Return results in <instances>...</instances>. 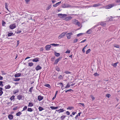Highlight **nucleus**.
Listing matches in <instances>:
<instances>
[{"mask_svg":"<svg viewBox=\"0 0 120 120\" xmlns=\"http://www.w3.org/2000/svg\"><path fill=\"white\" fill-rule=\"evenodd\" d=\"M72 17L71 16H68V17H65L64 20L66 21H69L71 20L72 19Z\"/></svg>","mask_w":120,"mask_h":120,"instance_id":"7","label":"nucleus"},{"mask_svg":"<svg viewBox=\"0 0 120 120\" xmlns=\"http://www.w3.org/2000/svg\"><path fill=\"white\" fill-rule=\"evenodd\" d=\"M56 95H55L53 97V98H52V100H54L55 98L56 97Z\"/></svg>","mask_w":120,"mask_h":120,"instance_id":"60","label":"nucleus"},{"mask_svg":"<svg viewBox=\"0 0 120 120\" xmlns=\"http://www.w3.org/2000/svg\"><path fill=\"white\" fill-rule=\"evenodd\" d=\"M65 110L63 109H59L56 110V111H57L59 113H60L61 112H63Z\"/></svg>","mask_w":120,"mask_h":120,"instance_id":"12","label":"nucleus"},{"mask_svg":"<svg viewBox=\"0 0 120 120\" xmlns=\"http://www.w3.org/2000/svg\"><path fill=\"white\" fill-rule=\"evenodd\" d=\"M45 86L48 87L49 88H50V85L49 84H46L45 85Z\"/></svg>","mask_w":120,"mask_h":120,"instance_id":"40","label":"nucleus"},{"mask_svg":"<svg viewBox=\"0 0 120 120\" xmlns=\"http://www.w3.org/2000/svg\"><path fill=\"white\" fill-rule=\"evenodd\" d=\"M83 34L82 33H81L79 34H77V36L78 37L80 36H81V35H82Z\"/></svg>","mask_w":120,"mask_h":120,"instance_id":"50","label":"nucleus"},{"mask_svg":"<svg viewBox=\"0 0 120 120\" xmlns=\"http://www.w3.org/2000/svg\"><path fill=\"white\" fill-rule=\"evenodd\" d=\"M73 35L71 32L68 33L66 34L67 38L68 39H70L71 38V36Z\"/></svg>","mask_w":120,"mask_h":120,"instance_id":"6","label":"nucleus"},{"mask_svg":"<svg viewBox=\"0 0 120 120\" xmlns=\"http://www.w3.org/2000/svg\"><path fill=\"white\" fill-rule=\"evenodd\" d=\"M27 111L29 112H31L33 111V110L31 108H28V109Z\"/></svg>","mask_w":120,"mask_h":120,"instance_id":"35","label":"nucleus"},{"mask_svg":"<svg viewBox=\"0 0 120 120\" xmlns=\"http://www.w3.org/2000/svg\"><path fill=\"white\" fill-rule=\"evenodd\" d=\"M75 7L74 6L71 7V5L70 4H68V5L67 6V7H68H68L74 8V7Z\"/></svg>","mask_w":120,"mask_h":120,"instance_id":"47","label":"nucleus"},{"mask_svg":"<svg viewBox=\"0 0 120 120\" xmlns=\"http://www.w3.org/2000/svg\"><path fill=\"white\" fill-rule=\"evenodd\" d=\"M66 86L68 87V88L70 86V85L68 83L67 84V85H66Z\"/></svg>","mask_w":120,"mask_h":120,"instance_id":"62","label":"nucleus"},{"mask_svg":"<svg viewBox=\"0 0 120 120\" xmlns=\"http://www.w3.org/2000/svg\"><path fill=\"white\" fill-rule=\"evenodd\" d=\"M62 58V57H60L57 59H56L54 62V64H57L58 63L59 61V60H60L61 58Z\"/></svg>","mask_w":120,"mask_h":120,"instance_id":"8","label":"nucleus"},{"mask_svg":"<svg viewBox=\"0 0 120 120\" xmlns=\"http://www.w3.org/2000/svg\"><path fill=\"white\" fill-rule=\"evenodd\" d=\"M11 86L9 85H8L7 86H5V89H9L11 88Z\"/></svg>","mask_w":120,"mask_h":120,"instance_id":"31","label":"nucleus"},{"mask_svg":"<svg viewBox=\"0 0 120 120\" xmlns=\"http://www.w3.org/2000/svg\"><path fill=\"white\" fill-rule=\"evenodd\" d=\"M91 98L92 99V100L93 101L95 99V98L94 97L92 96H91Z\"/></svg>","mask_w":120,"mask_h":120,"instance_id":"58","label":"nucleus"},{"mask_svg":"<svg viewBox=\"0 0 120 120\" xmlns=\"http://www.w3.org/2000/svg\"><path fill=\"white\" fill-rule=\"evenodd\" d=\"M33 103L32 102H29L28 106L29 107H32L33 106Z\"/></svg>","mask_w":120,"mask_h":120,"instance_id":"23","label":"nucleus"},{"mask_svg":"<svg viewBox=\"0 0 120 120\" xmlns=\"http://www.w3.org/2000/svg\"><path fill=\"white\" fill-rule=\"evenodd\" d=\"M42 68L40 66L38 65L36 68L35 69L36 71H38L40 70Z\"/></svg>","mask_w":120,"mask_h":120,"instance_id":"13","label":"nucleus"},{"mask_svg":"<svg viewBox=\"0 0 120 120\" xmlns=\"http://www.w3.org/2000/svg\"><path fill=\"white\" fill-rule=\"evenodd\" d=\"M116 5L114 4H110L105 6V8L106 9H110Z\"/></svg>","mask_w":120,"mask_h":120,"instance_id":"1","label":"nucleus"},{"mask_svg":"<svg viewBox=\"0 0 120 120\" xmlns=\"http://www.w3.org/2000/svg\"><path fill=\"white\" fill-rule=\"evenodd\" d=\"M50 108L52 109H56L58 108V107H54L52 106H51L50 107Z\"/></svg>","mask_w":120,"mask_h":120,"instance_id":"27","label":"nucleus"},{"mask_svg":"<svg viewBox=\"0 0 120 120\" xmlns=\"http://www.w3.org/2000/svg\"><path fill=\"white\" fill-rule=\"evenodd\" d=\"M15 96L13 95L11 97L10 99L11 100V101H12L15 99Z\"/></svg>","mask_w":120,"mask_h":120,"instance_id":"25","label":"nucleus"},{"mask_svg":"<svg viewBox=\"0 0 120 120\" xmlns=\"http://www.w3.org/2000/svg\"><path fill=\"white\" fill-rule=\"evenodd\" d=\"M81 113V112H79L78 114L77 115L75 116V118L78 117V116H80V114Z\"/></svg>","mask_w":120,"mask_h":120,"instance_id":"46","label":"nucleus"},{"mask_svg":"<svg viewBox=\"0 0 120 120\" xmlns=\"http://www.w3.org/2000/svg\"><path fill=\"white\" fill-rule=\"evenodd\" d=\"M16 27V25L15 23H14L10 25L9 26V28L11 29L12 30Z\"/></svg>","mask_w":120,"mask_h":120,"instance_id":"5","label":"nucleus"},{"mask_svg":"<svg viewBox=\"0 0 120 120\" xmlns=\"http://www.w3.org/2000/svg\"><path fill=\"white\" fill-rule=\"evenodd\" d=\"M94 75L95 76H98L99 75V74H98L97 73H95L94 74Z\"/></svg>","mask_w":120,"mask_h":120,"instance_id":"49","label":"nucleus"},{"mask_svg":"<svg viewBox=\"0 0 120 120\" xmlns=\"http://www.w3.org/2000/svg\"><path fill=\"white\" fill-rule=\"evenodd\" d=\"M22 98V96L21 95H19L17 96V98L19 100H20Z\"/></svg>","mask_w":120,"mask_h":120,"instance_id":"18","label":"nucleus"},{"mask_svg":"<svg viewBox=\"0 0 120 120\" xmlns=\"http://www.w3.org/2000/svg\"><path fill=\"white\" fill-rule=\"evenodd\" d=\"M51 5H48V7L46 9V10H48L49 9L51 8Z\"/></svg>","mask_w":120,"mask_h":120,"instance_id":"30","label":"nucleus"},{"mask_svg":"<svg viewBox=\"0 0 120 120\" xmlns=\"http://www.w3.org/2000/svg\"><path fill=\"white\" fill-rule=\"evenodd\" d=\"M38 61V58H35L33 59L32 60V61L33 62H37Z\"/></svg>","mask_w":120,"mask_h":120,"instance_id":"19","label":"nucleus"},{"mask_svg":"<svg viewBox=\"0 0 120 120\" xmlns=\"http://www.w3.org/2000/svg\"><path fill=\"white\" fill-rule=\"evenodd\" d=\"M62 116L60 118V119H62V120H63L64 119L65 117L66 116Z\"/></svg>","mask_w":120,"mask_h":120,"instance_id":"41","label":"nucleus"},{"mask_svg":"<svg viewBox=\"0 0 120 120\" xmlns=\"http://www.w3.org/2000/svg\"><path fill=\"white\" fill-rule=\"evenodd\" d=\"M38 109L39 111H41L44 109L41 107H39Z\"/></svg>","mask_w":120,"mask_h":120,"instance_id":"33","label":"nucleus"},{"mask_svg":"<svg viewBox=\"0 0 120 120\" xmlns=\"http://www.w3.org/2000/svg\"><path fill=\"white\" fill-rule=\"evenodd\" d=\"M106 24V23L104 22H100V25L102 26H105Z\"/></svg>","mask_w":120,"mask_h":120,"instance_id":"16","label":"nucleus"},{"mask_svg":"<svg viewBox=\"0 0 120 120\" xmlns=\"http://www.w3.org/2000/svg\"><path fill=\"white\" fill-rule=\"evenodd\" d=\"M58 16L60 18L63 19L65 18L67 16V15L66 14H58Z\"/></svg>","mask_w":120,"mask_h":120,"instance_id":"2","label":"nucleus"},{"mask_svg":"<svg viewBox=\"0 0 120 120\" xmlns=\"http://www.w3.org/2000/svg\"><path fill=\"white\" fill-rule=\"evenodd\" d=\"M65 72L67 74H70L71 73L70 72H69L68 71H66Z\"/></svg>","mask_w":120,"mask_h":120,"instance_id":"57","label":"nucleus"},{"mask_svg":"<svg viewBox=\"0 0 120 120\" xmlns=\"http://www.w3.org/2000/svg\"><path fill=\"white\" fill-rule=\"evenodd\" d=\"M50 45H52V46H59V44H50Z\"/></svg>","mask_w":120,"mask_h":120,"instance_id":"34","label":"nucleus"},{"mask_svg":"<svg viewBox=\"0 0 120 120\" xmlns=\"http://www.w3.org/2000/svg\"><path fill=\"white\" fill-rule=\"evenodd\" d=\"M66 32H63L62 33L60 34V36H59L58 38L59 39H60L61 38H63L64 37L65 35L66 34Z\"/></svg>","mask_w":120,"mask_h":120,"instance_id":"4","label":"nucleus"},{"mask_svg":"<svg viewBox=\"0 0 120 120\" xmlns=\"http://www.w3.org/2000/svg\"><path fill=\"white\" fill-rule=\"evenodd\" d=\"M78 105L80 106L82 105L83 107H84L85 106V105L84 104L81 103H79L78 104Z\"/></svg>","mask_w":120,"mask_h":120,"instance_id":"28","label":"nucleus"},{"mask_svg":"<svg viewBox=\"0 0 120 120\" xmlns=\"http://www.w3.org/2000/svg\"><path fill=\"white\" fill-rule=\"evenodd\" d=\"M3 82L2 81H0V86H2V87L3 86V85L2 84Z\"/></svg>","mask_w":120,"mask_h":120,"instance_id":"51","label":"nucleus"},{"mask_svg":"<svg viewBox=\"0 0 120 120\" xmlns=\"http://www.w3.org/2000/svg\"><path fill=\"white\" fill-rule=\"evenodd\" d=\"M27 108V107L26 106H25L23 108V110L22 111H24L26 110Z\"/></svg>","mask_w":120,"mask_h":120,"instance_id":"43","label":"nucleus"},{"mask_svg":"<svg viewBox=\"0 0 120 120\" xmlns=\"http://www.w3.org/2000/svg\"><path fill=\"white\" fill-rule=\"evenodd\" d=\"M116 2L117 3H119L120 2V0H116Z\"/></svg>","mask_w":120,"mask_h":120,"instance_id":"64","label":"nucleus"},{"mask_svg":"<svg viewBox=\"0 0 120 120\" xmlns=\"http://www.w3.org/2000/svg\"><path fill=\"white\" fill-rule=\"evenodd\" d=\"M86 41V39H85L84 40L82 41H81L80 43H82L84 42L85 41Z\"/></svg>","mask_w":120,"mask_h":120,"instance_id":"59","label":"nucleus"},{"mask_svg":"<svg viewBox=\"0 0 120 120\" xmlns=\"http://www.w3.org/2000/svg\"><path fill=\"white\" fill-rule=\"evenodd\" d=\"M110 17H111L112 18H109V21H111L112 20V16H111Z\"/></svg>","mask_w":120,"mask_h":120,"instance_id":"61","label":"nucleus"},{"mask_svg":"<svg viewBox=\"0 0 120 120\" xmlns=\"http://www.w3.org/2000/svg\"><path fill=\"white\" fill-rule=\"evenodd\" d=\"M17 108V107H16L13 108V110H16Z\"/></svg>","mask_w":120,"mask_h":120,"instance_id":"63","label":"nucleus"},{"mask_svg":"<svg viewBox=\"0 0 120 120\" xmlns=\"http://www.w3.org/2000/svg\"><path fill=\"white\" fill-rule=\"evenodd\" d=\"M92 31L91 29H90L88 30L86 32V33L88 34H90L92 32Z\"/></svg>","mask_w":120,"mask_h":120,"instance_id":"14","label":"nucleus"},{"mask_svg":"<svg viewBox=\"0 0 120 120\" xmlns=\"http://www.w3.org/2000/svg\"><path fill=\"white\" fill-rule=\"evenodd\" d=\"M51 47V46L50 45H46L45 47L46 50L47 51L49 50H50Z\"/></svg>","mask_w":120,"mask_h":120,"instance_id":"9","label":"nucleus"},{"mask_svg":"<svg viewBox=\"0 0 120 120\" xmlns=\"http://www.w3.org/2000/svg\"><path fill=\"white\" fill-rule=\"evenodd\" d=\"M61 2H60L56 3V4L53 5V6L54 7H56L57 6L59 5V4H60Z\"/></svg>","mask_w":120,"mask_h":120,"instance_id":"15","label":"nucleus"},{"mask_svg":"<svg viewBox=\"0 0 120 120\" xmlns=\"http://www.w3.org/2000/svg\"><path fill=\"white\" fill-rule=\"evenodd\" d=\"M6 24V23L3 20L2 21V25L3 26H5V25Z\"/></svg>","mask_w":120,"mask_h":120,"instance_id":"39","label":"nucleus"},{"mask_svg":"<svg viewBox=\"0 0 120 120\" xmlns=\"http://www.w3.org/2000/svg\"><path fill=\"white\" fill-rule=\"evenodd\" d=\"M5 7L6 9L8 11H9L8 8V4L7 3H5Z\"/></svg>","mask_w":120,"mask_h":120,"instance_id":"29","label":"nucleus"},{"mask_svg":"<svg viewBox=\"0 0 120 120\" xmlns=\"http://www.w3.org/2000/svg\"><path fill=\"white\" fill-rule=\"evenodd\" d=\"M13 34L12 32H10L9 33H8V36H11Z\"/></svg>","mask_w":120,"mask_h":120,"instance_id":"32","label":"nucleus"},{"mask_svg":"<svg viewBox=\"0 0 120 120\" xmlns=\"http://www.w3.org/2000/svg\"><path fill=\"white\" fill-rule=\"evenodd\" d=\"M19 92V90H17L14 92L13 93L14 94H16L17 93H18Z\"/></svg>","mask_w":120,"mask_h":120,"instance_id":"56","label":"nucleus"},{"mask_svg":"<svg viewBox=\"0 0 120 120\" xmlns=\"http://www.w3.org/2000/svg\"><path fill=\"white\" fill-rule=\"evenodd\" d=\"M33 65V64L32 63H29V65L30 66H32Z\"/></svg>","mask_w":120,"mask_h":120,"instance_id":"42","label":"nucleus"},{"mask_svg":"<svg viewBox=\"0 0 120 120\" xmlns=\"http://www.w3.org/2000/svg\"><path fill=\"white\" fill-rule=\"evenodd\" d=\"M66 114L67 115H69L70 114V112L68 111L66 112Z\"/></svg>","mask_w":120,"mask_h":120,"instance_id":"53","label":"nucleus"},{"mask_svg":"<svg viewBox=\"0 0 120 120\" xmlns=\"http://www.w3.org/2000/svg\"><path fill=\"white\" fill-rule=\"evenodd\" d=\"M100 5L98 4H95L92 6L94 7H96L99 6Z\"/></svg>","mask_w":120,"mask_h":120,"instance_id":"26","label":"nucleus"},{"mask_svg":"<svg viewBox=\"0 0 120 120\" xmlns=\"http://www.w3.org/2000/svg\"><path fill=\"white\" fill-rule=\"evenodd\" d=\"M33 88V87H31L29 89V92L30 93H31L32 92V90Z\"/></svg>","mask_w":120,"mask_h":120,"instance_id":"36","label":"nucleus"},{"mask_svg":"<svg viewBox=\"0 0 120 120\" xmlns=\"http://www.w3.org/2000/svg\"><path fill=\"white\" fill-rule=\"evenodd\" d=\"M62 78V76L61 75H60L58 77V79H61Z\"/></svg>","mask_w":120,"mask_h":120,"instance_id":"55","label":"nucleus"},{"mask_svg":"<svg viewBox=\"0 0 120 120\" xmlns=\"http://www.w3.org/2000/svg\"><path fill=\"white\" fill-rule=\"evenodd\" d=\"M22 114V113L20 112H19L16 113V115L17 116H19Z\"/></svg>","mask_w":120,"mask_h":120,"instance_id":"22","label":"nucleus"},{"mask_svg":"<svg viewBox=\"0 0 120 120\" xmlns=\"http://www.w3.org/2000/svg\"><path fill=\"white\" fill-rule=\"evenodd\" d=\"M78 39H75L74 40V41L73 42L74 43H76V42L77 41H78Z\"/></svg>","mask_w":120,"mask_h":120,"instance_id":"52","label":"nucleus"},{"mask_svg":"<svg viewBox=\"0 0 120 120\" xmlns=\"http://www.w3.org/2000/svg\"><path fill=\"white\" fill-rule=\"evenodd\" d=\"M91 51V50L90 49H89L87 50L86 52V54H87L88 53H89Z\"/></svg>","mask_w":120,"mask_h":120,"instance_id":"38","label":"nucleus"},{"mask_svg":"<svg viewBox=\"0 0 120 120\" xmlns=\"http://www.w3.org/2000/svg\"><path fill=\"white\" fill-rule=\"evenodd\" d=\"M43 99V97L42 96L40 95H39L38 96V99L39 101H40L42 100Z\"/></svg>","mask_w":120,"mask_h":120,"instance_id":"10","label":"nucleus"},{"mask_svg":"<svg viewBox=\"0 0 120 120\" xmlns=\"http://www.w3.org/2000/svg\"><path fill=\"white\" fill-rule=\"evenodd\" d=\"M118 62H116V63H113V64H112V65L115 67H116V66H117V64H118Z\"/></svg>","mask_w":120,"mask_h":120,"instance_id":"20","label":"nucleus"},{"mask_svg":"<svg viewBox=\"0 0 120 120\" xmlns=\"http://www.w3.org/2000/svg\"><path fill=\"white\" fill-rule=\"evenodd\" d=\"M8 117L10 120H11L13 119V115L10 114L8 116Z\"/></svg>","mask_w":120,"mask_h":120,"instance_id":"11","label":"nucleus"},{"mask_svg":"<svg viewBox=\"0 0 120 120\" xmlns=\"http://www.w3.org/2000/svg\"><path fill=\"white\" fill-rule=\"evenodd\" d=\"M70 52V50H67L65 52L66 53H69Z\"/></svg>","mask_w":120,"mask_h":120,"instance_id":"54","label":"nucleus"},{"mask_svg":"<svg viewBox=\"0 0 120 120\" xmlns=\"http://www.w3.org/2000/svg\"><path fill=\"white\" fill-rule=\"evenodd\" d=\"M114 46L116 48H119V45H114Z\"/></svg>","mask_w":120,"mask_h":120,"instance_id":"44","label":"nucleus"},{"mask_svg":"<svg viewBox=\"0 0 120 120\" xmlns=\"http://www.w3.org/2000/svg\"><path fill=\"white\" fill-rule=\"evenodd\" d=\"M74 107L73 106H69L67 108V109L71 110L74 109Z\"/></svg>","mask_w":120,"mask_h":120,"instance_id":"24","label":"nucleus"},{"mask_svg":"<svg viewBox=\"0 0 120 120\" xmlns=\"http://www.w3.org/2000/svg\"><path fill=\"white\" fill-rule=\"evenodd\" d=\"M111 96V95L108 94H107L106 95V96L108 97V98H109Z\"/></svg>","mask_w":120,"mask_h":120,"instance_id":"45","label":"nucleus"},{"mask_svg":"<svg viewBox=\"0 0 120 120\" xmlns=\"http://www.w3.org/2000/svg\"><path fill=\"white\" fill-rule=\"evenodd\" d=\"M1 72L2 75H5L6 74V73L4 71H2Z\"/></svg>","mask_w":120,"mask_h":120,"instance_id":"48","label":"nucleus"},{"mask_svg":"<svg viewBox=\"0 0 120 120\" xmlns=\"http://www.w3.org/2000/svg\"><path fill=\"white\" fill-rule=\"evenodd\" d=\"M20 79V78H16L14 79V80L15 81H17L19 80Z\"/></svg>","mask_w":120,"mask_h":120,"instance_id":"37","label":"nucleus"},{"mask_svg":"<svg viewBox=\"0 0 120 120\" xmlns=\"http://www.w3.org/2000/svg\"><path fill=\"white\" fill-rule=\"evenodd\" d=\"M55 55L57 57H58L60 56V54L59 53H57L56 52H55L54 53Z\"/></svg>","mask_w":120,"mask_h":120,"instance_id":"21","label":"nucleus"},{"mask_svg":"<svg viewBox=\"0 0 120 120\" xmlns=\"http://www.w3.org/2000/svg\"><path fill=\"white\" fill-rule=\"evenodd\" d=\"M21 74L20 73H18L16 74L14 76L15 77H19L20 76Z\"/></svg>","mask_w":120,"mask_h":120,"instance_id":"17","label":"nucleus"},{"mask_svg":"<svg viewBox=\"0 0 120 120\" xmlns=\"http://www.w3.org/2000/svg\"><path fill=\"white\" fill-rule=\"evenodd\" d=\"M72 22L73 24H75L76 25H77L78 26H80V24L78 22V20H76L74 19L72 20Z\"/></svg>","mask_w":120,"mask_h":120,"instance_id":"3","label":"nucleus"}]
</instances>
